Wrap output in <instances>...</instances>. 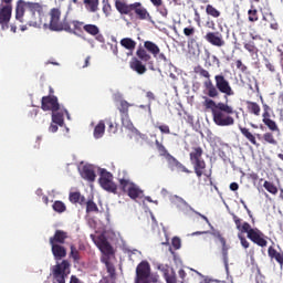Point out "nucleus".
<instances>
[{
  "label": "nucleus",
  "instance_id": "f257e3e1",
  "mask_svg": "<svg viewBox=\"0 0 283 283\" xmlns=\"http://www.w3.org/2000/svg\"><path fill=\"white\" fill-rule=\"evenodd\" d=\"M193 72L201 78H206V81H203V94L209 96V98H219L221 93L224 94V98L227 101L229 96H233L235 94L231 87V83H229V80H227L223 74L214 75L216 84H213V81L211 80V73H209L207 69L198 65L193 69Z\"/></svg>",
  "mask_w": 283,
  "mask_h": 283
},
{
  "label": "nucleus",
  "instance_id": "f03ea898",
  "mask_svg": "<svg viewBox=\"0 0 283 283\" xmlns=\"http://www.w3.org/2000/svg\"><path fill=\"white\" fill-rule=\"evenodd\" d=\"M43 4L19 0L15 7V19L30 28H39L43 23Z\"/></svg>",
  "mask_w": 283,
  "mask_h": 283
},
{
  "label": "nucleus",
  "instance_id": "7ed1b4c3",
  "mask_svg": "<svg viewBox=\"0 0 283 283\" xmlns=\"http://www.w3.org/2000/svg\"><path fill=\"white\" fill-rule=\"evenodd\" d=\"M115 8L122 17H129L130 21H147L150 17L147 8L140 2L129 4L125 0H115Z\"/></svg>",
  "mask_w": 283,
  "mask_h": 283
},
{
  "label": "nucleus",
  "instance_id": "20e7f679",
  "mask_svg": "<svg viewBox=\"0 0 283 283\" xmlns=\"http://www.w3.org/2000/svg\"><path fill=\"white\" fill-rule=\"evenodd\" d=\"M233 222L241 233H247L248 239L251 240L254 244H258V247H266L269 244V241L264 239V234L262 231L258 228H251V224L249 222H243L242 219H240L238 216L233 214Z\"/></svg>",
  "mask_w": 283,
  "mask_h": 283
},
{
  "label": "nucleus",
  "instance_id": "39448f33",
  "mask_svg": "<svg viewBox=\"0 0 283 283\" xmlns=\"http://www.w3.org/2000/svg\"><path fill=\"white\" fill-rule=\"evenodd\" d=\"M231 114H233V107L229 106V104L219 102V105L213 111L212 115L214 125H218V127H231V125H235V119Z\"/></svg>",
  "mask_w": 283,
  "mask_h": 283
},
{
  "label": "nucleus",
  "instance_id": "423d86ee",
  "mask_svg": "<svg viewBox=\"0 0 283 283\" xmlns=\"http://www.w3.org/2000/svg\"><path fill=\"white\" fill-rule=\"evenodd\" d=\"M136 57H134L129 62V67L133 70V72H136L140 75L145 74L147 72V66L144 63H148V65H154V61H151V55L143 48L139 46L136 51Z\"/></svg>",
  "mask_w": 283,
  "mask_h": 283
},
{
  "label": "nucleus",
  "instance_id": "0eeeda50",
  "mask_svg": "<svg viewBox=\"0 0 283 283\" xmlns=\"http://www.w3.org/2000/svg\"><path fill=\"white\" fill-rule=\"evenodd\" d=\"M61 8H52L49 11L50 22L49 30L52 32H74L72 27H70V22L66 20L61 21Z\"/></svg>",
  "mask_w": 283,
  "mask_h": 283
},
{
  "label": "nucleus",
  "instance_id": "6e6552de",
  "mask_svg": "<svg viewBox=\"0 0 283 283\" xmlns=\"http://www.w3.org/2000/svg\"><path fill=\"white\" fill-rule=\"evenodd\" d=\"M203 154L205 150L200 146L192 147V150L189 154L190 163L197 178H202L207 171V161L202 159Z\"/></svg>",
  "mask_w": 283,
  "mask_h": 283
},
{
  "label": "nucleus",
  "instance_id": "1a4fd4ad",
  "mask_svg": "<svg viewBox=\"0 0 283 283\" xmlns=\"http://www.w3.org/2000/svg\"><path fill=\"white\" fill-rule=\"evenodd\" d=\"M98 182L105 191L108 193H118V186L114 182V175L107 171V169H99V179Z\"/></svg>",
  "mask_w": 283,
  "mask_h": 283
},
{
  "label": "nucleus",
  "instance_id": "9d476101",
  "mask_svg": "<svg viewBox=\"0 0 283 283\" xmlns=\"http://www.w3.org/2000/svg\"><path fill=\"white\" fill-rule=\"evenodd\" d=\"M119 189L123 191V193H127L128 198L132 200H136L137 198H140L143 196V190L134 184V181L125 178L118 179Z\"/></svg>",
  "mask_w": 283,
  "mask_h": 283
},
{
  "label": "nucleus",
  "instance_id": "9b49d317",
  "mask_svg": "<svg viewBox=\"0 0 283 283\" xmlns=\"http://www.w3.org/2000/svg\"><path fill=\"white\" fill-rule=\"evenodd\" d=\"M70 273V261L67 260H63L61 263H57L52 268L53 279L57 283H65V280H67Z\"/></svg>",
  "mask_w": 283,
  "mask_h": 283
},
{
  "label": "nucleus",
  "instance_id": "f8f14e48",
  "mask_svg": "<svg viewBox=\"0 0 283 283\" xmlns=\"http://www.w3.org/2000/svg\"><path fill=\"white\" fill-rule=\"evenodd\" d=\"M91 238L94 244H96L97 249H99V251L104 255H106L107 258H109V255H114V248L112 247L109 241H107V237H105V234H99L97 237L94 234H91Z\"/></svg>",
  "mask_w": 283,
  "mask_h": 283
},
{
  "label": "nucleus",
  "instance_id": "ddd939ff",
  "mask_svg": "<svg viewBox=\"0 0 283 283\" xmlns=\"http://www.w3.org/2000/svg\"><path fill=\"white\" fill-rule=\"evenodd\" d=\"M151 275V268L149 262L142 261L136 268L135 283H151L149 276Z\"/></svg>",
  "mask_w": 283,
  "mask_h": 283
},
{
  "label": "nucleus",
  "instance_id": "4468645a",
  "mask_svg": "<svg viewBox=\"0 0 283 283\" xmlns=\"http://www.w3.org/2000/svg\"><path fill=\"white\" fill-rule=\"evenodd\" d=\"M41 109H43V112H59V109H61L59 97L54 95L43 96L41 101Z\"/></svg>",
  "mask_w": 283,
  "mask_h": 283
},
{
  "label": "nucleus",
  "instance_id": "2eb2a0df",
  "mask_svg": "<svg viewBox=\"0 0 283 283\" xmlns=\"http://www.w3.org/2000/svg\"><path fill=\"white\" fill-rule=\"evenodd\" d=\"M10 19H12V4H0V25L1 30H9Z\"/></svg>",
  "mask_w": 283,
  "mask_h": 283
},
{
  "label": "nucleus",
  "instance_id": "dca6fc26",
  "mask_svg": "<svg viewBox=\"0 0 283 283\" xmlns=\"http://www.w3.org/2000/svg\"><path fill=\"white\" fill-rule=\"evenodd\" d=\"M205 41L207 43H210V45H213L214 48H224L227 45V42L224 41V36L220 32H213L209 31L203 36Z\"/></svg>",
  "mask_w": 283,
  "mask_h": 283
},
{
  "label": "nucleus",
  "instance_id": "f3484780",
  "mask_svg": "<svg viewBox=\"0 0 283 283\" xmlns=\"http://www.w3.org/2000/svg\"><path fill=\"white\" fill-rule=\"evenodd\" d=\"M210 233L214 238H218L219 242H221V247H222L221 248V253H222L223 262H224V264H229V249H230V247L227 244V239H224V237H222V234L218 230H213Z\"/></svg>",
  "mask_w": 283,
  "mask_h": 283
},
{
  "label": "nucleus",
  "instance_id": "a211bd4d",
  "mask_svg": "<svg viewBox=\"0 0 283 283\" xmlns=\"http://www.w3.org/2000/svg\"><path fill=\"white\" fill-rule=\"evenodd\" d=\"M51 251L55 260H63V258H66L67 255V250L65 247L59 243L51 244Z\"/></svg>",
  "mask_w": 283,
  "mask_h": 283
},
{
  "label": "nucleus",
  "instance_id": "6ab92c4d",
  "mask_svg": "<svg viewBox=\"0 0 283 283\" xmlns=\"http://www.w3.org/2000/svg\"><path fill=\"white\" fill-rule=\"evenodd\" d=\"M268 255L271 260H275L281 269H283V251L277 252L273 245L269 247Z\"/></svg>",
  "mask_w": 283,
  "mask_h": 283
},
{
  "label": "nucleus",
  "instance_id": "aec40b11",
  "mask_svg": "<svg viewBox=\"0 0 283 283\" xmlns=\"http://www.w3.org/2000/svg\"><path fill=\"white\" fill-rule=\"evenodd\" d=\"M81 176L84 180H87V182H94V180H96V172L92 166H83Z\"/></svg>",
  "mask_w": 283,
  "mask_h": 283
},
{
  "label": "nucleus",
  "instance_id": "412c9836",
  "mask_svg": "<svg viewBox=\"0 0 283 283\" xmlns=\"http://www.w3.org/2000/svg\"><path fill=\"white\" fill-rule=\"evenodd\" d=\"M67 232L63 230H56L54 235L50 238V244H65Z\"/></svg>",
  "mask_w": 283,
  "mask_h": 283
},
{
  "label": "nucleus",
  "instance_id": "4be33fe9",
  "mask_svg": "<svg viewBox=\"0 0 283 283\" xmlns=\"http://www.w3.org/2000/svg\"><path fill=\"white\" fill-rule=\"evenodd\" d=\"M129 107H134V104L127 102V99H120L117 107L120 118H127L129 116Z\"/></svg>",
  "mask_w": 283,
  "mask_h": 283
},
{
  "label": "nucleus",
  "instance_id": "5701e85b",
  "mask_svg": "<svg viewBox=\"0 0 283 283\" xmlns=\"http://www.w3.org/2000/svg\"><path fill=\"white\" fill-rule=\"evenodd\" d=\"M239 129L242 136H244V138H247L251 145H254V147H260V143H258V139H255V135H253L249 128L240 126Z\"/></svg>",
  "mask_w": 283,
  "mask_h": 283
},
{
  "label": "nucleus",
  "instance_id": "b1692460",
  "mask_svg": "<svg viewBox=\"0 0 283 283\" xmlns=\"http://www.w3.org/2000/svg\"><path fill=\"white\" fill-rule=\"evenodd\" d=\"M144 48L146 52H149L150 54H153L154 59H156L158 54H160V48L157 46V44L151 41H145Z\"/></svg>",
  "mask_w": 283,
  "mask_h": 283
},
{
  "label": "nucleus",
  "instance_id": "393cba45",
  "mask_svg": "<svg viewBox=\"0 0 283 283\" xmlns=\"http://www.w3.org/2000/svg\"><path fill=\"white\" fill-rule=\"evenodd\" d=\"M172 205L174 207H176V209H179V211H187L189 209V203H187V201H185V199L178 197V196H175L172 198Z\"/></svg>",
  "mask_w": 283,
  "mask_h": 283
},
{
  "label": "nucleus",
  "instance_id": "a878e982",
  "mask_svg": "<svg viewBox=\"0 0 283 283\" xmlns=\"http://www.w3.org/2000/svg\"><path fill=\"white\" fill-rule=\"evenodd\" d=\"M245 105L249 114H253V116H260V113L262 112L260 104L256 102L247 101Z\"/></svg>",
  "mask_w": 283,
  "mask_h": 283
},
{
  "label": "nucleus",
  "instance_id": "bb28decb",
  "mask_svg": "<svg viewBox=\"0 0 283 283\" xmlns=\"http://www.w3.org/2000/svg\"><path fill=\"white\" fill-rule=\"evenodd\" d=\"M119 43L122 48H125V50H128L129 52H134V50H136V41L132 38H123Z\"/></svg>",
  "mask_w": 283,
  "mask_h": 283
},
{
  "label": "nucleus",
  "instance_id": "cd10ccee",
  "mask_svg": "<svg viewBox=\"0 0 283 283\" xmlns=\"http://www.w3.org/2000/svg\"><path fill=\"white\" fill-rule=\"evenodd\" d=\"M69 200L72 202V205H85V197H83L78 191L70 192Z\"/></svg>",
  "mask_w": 283,
  "mask_h": 283
},
{
  "label": "nucleus",
  "instance_id": "c85d7f7f",
  "mask_svg": "<svg viewBox=\"0 0 283 283\" xmlns=\"http://www.w3.org/2000/svg\"><path fill=\"white\" fill-rule=\"evenodd\" d=\"M120 122L125 129H128V132H132V134H138V129L136 128V126H134V123H132L129 116L120 117Z\"/></svg>",
  "mask_w": 283,
  "mask_h": 283
},
{
  "label": "nucleus",
  "instance_id": "c756f323",
  "mask_svg": "<svg viewBox=\"0 0 283 283\" xmlns=\"http://www.w3.org/2000/svg\"><path fill=\"white\" fill-rule=\"evenodd\" d=\"M83 3L88 12H98L99 0H83Z\"/></svg>",
  "mask_w": 283,
  "mask_h": 283
},
{
  "label": "nucleus",
  "instance_id": "7c9ffc66",
  "mask_svg": "<svg viewBox=\"0 0 283 283\" xmlns=\"http://www.w3.org/2000/svg\"><path fill=\"white\" fill-rule=\"evenodd\" d=\"M104 135H105V122L99 120L94 128L93 136L94 138H103Z\"/></svg>",
  "mask_w": 283,
  "mask_h": 283
},
{
  "label": "nucleus",
  "instance_id": "2f4dec72",
  "mask_svg": "<svg viewBox=\"0 0 283 283\" xmlns=\"http://www.w3.org/2000/svg\"><path fill=\"white\" fill-rule=\"evenodd\" d=\"M52 123H54L55 125H59L60 127H63V125L65 124V118L63 113L59 111L52 112Z\"/></svg>",
  "mask_w": 283,
  "mask_h": 283
},
{
  "label": "nucleus",
  "instance_id": "473e14b6",
  "mask_svg": "<svg viewBox=\"0 0 283 283\" xmlns=\"http://www.w3.org/2000/svg\"><path fill=\"white\" fill-rule=\"evenodd\" d=\"M243 48H244V50H247L250 53L251 56H258V52H260L258 46H255L254 41H249V42L244 43Z\"/></svg>",
  "mask_w": 283,
  "mask_h": 283
},
{
  "label": "nucleus",
  "instance_id": "72a5a7b5",
  "mask_svg": "<svg viewBox=\"0 0 283 283\" xmlns=\"http://www.w3.org/2000/svg\"><path fill=\"white\" fill-rule=\"evenodd\" d=\"M206 13L208 14V17H212V19H219V17H221V12L220 10L216 9V7H213V4H207L206 6Z\"/></svg>",
  "mask_w": 283,
  "mask_h": 283
},
{
  "label": "nucleus",
  "instance_id": "f704fd0d",
  "mask_svg": "<svg viewBox=\"0 0 283 283\" xmlns=\"http://www.w3.org/2000/svg\"><path fill=\"white\" fill-rule=\"evenodd\" d=\"M52 209L55 213H65V211H67V206H65L63 201L56 200L53 202Z\"/></svg>",
  "mask_w": 283,
  "mask_h": 283
},
{
  "label": "nucleus",
  "instance_id": "c9c22d12",
  "mask_svg": "<svg viewBox=\"0 0 283 283\" xmlns=\"http://www.w3.org/2000/svg\"><path fill=\"white\" fill-rule=\"evenodd\" d=\"M213 97H205V102H203V107H206V109H211L212 116H213V111L220 105V103H216V101L211 99Z\"/></svg>",
  "mask_w": 283,
  "mask_h": 283
},
{
  "label": "nucleus",
  "instance_id": "e433bc0d",
  "mask_svg": "<svg viewBox=\"0 0 283 283\" xmlns=\"http://www.w3.org/2000/svg\"><path fill=\"white\" fill-rule=\"evenodd\" d=\"M165 159L167 160L168 167H169V169H171V171H174L180 164V161L178 159H176V157H174V155H171V154H168L165 157Z\"/></svg>",
  "mask_w": 283,
  "mask_h": 283
},
{
  "label": "nucleus",
  "instance_id": "4c0bfd02",
  "mask_svg": "<svg viewBox=\"0 0 283 283\" xmlns=\"http://www.w3.org/2000/svg\"><path fill=\"white\" fill-rule=\"evenodd\" d=\"M102 262L105 264L107 273L111 275V277H114L116 275V268H114V263L109 262V259H102Z\"/></svg>",
  "mask_w": 283,
  "mask_h": 283
},
{
  "label": "nucleus",
  "instance_id": "58836bf2",
  "mask_svg": "<svg viewBox=\"0 0 283 283\" xmlns=\"http://www.w3.org/2000/svg\"><path fill=\"white\" fill-rule=\"evenodd\" d=\"M150 3H153L155 8H160L159 12L161 17H167L169 14L167 8L163 7V0H150Z\"/></svg>",
  "mask_w": 283,
  "mask_h": 283
},
{
  "label": "nucleus",
  "instance_id": "ea45409f",
  "mask_svg": "<svg viewBox=\"0 0 283 283\" xmlns=\"http://www.w3.org/2000/svg\"><path fill=\"white\" fill-rule=\"evenodd\" d=\"M83 30L87 32V34H91L92 36H96L101 30L96 27V24H85L83 27Z\"/></svg>",
  "mask_w": 283,
  "mask_h": 283
},
{
  "label": "nucleus",
  "instance_id": "a19ab883",
  "mask_svg": "<svg viewBox=\"0 0 283 283\" xmlns=\"http://www.w3.org/2000/svg\"><path fill=\"white\" fill-rule=\"evenodd\" d=\"M263 140L264 143H268V145H277V139H275L273 133L270 132L263 134Z\"/></svg>",
  "mask_w": 283,
  "mask_h": 283
},
{
  "label": "nucleus",
  "instance_id": "79ce46f5",
  "mask_svg": "<svg viewBox=\"0 0 283 283\" xmlns=\"http://www.w3.org/2000/svg\"><path fill=\"white\" fill-rule=\"evenodd\" d=\"M264 126L268 127L270 129V132H280V127H277V123H275V120L273 119H265V122H263Z\"/></svg>",
  "mask_w": 283,
  "mask_h": 283
},
{
  "label": "nucleus",
  "instance_id": "37998d69",
  "mask_svg": "<svg viewBox=\"0 0 283 283\" xmlns=\"http://www.w3.org/2000/svg\"><path fill=\"white\" fill-rule=\"evenodd\" d=\"M86 213H98V206L93 200L86 201Z\"/></svg>",
  "mask_w": 283,
  "mask_h": 283
},
{
  "label": "nucleus",
  "instance_id": "c03bdc74",
  "mask_svg": "<svg viewBox=\"0 0 283 283\" xmlns=\"http://www.w3.org/2000/svg\"><path fill=\"white\" fill-rule=\"evenodd\" d=\"M248 19L251 23H255V21H259V15H258V9L255 8H251L249 11H248Z\"/></svg>",
  "mask_w": 283,
  "mask_h": 283
},
{
  "label": "nucleus",
  "instance_id": "a18cd8bd",
  "mask_svg": "<svg viewBox=\"0 0 283 283\" xmlns=\"http://www.w3.org/2000/svg\"><path fill=\"white\" fill-rule=\"evenodd\" d=\"M156 148L159 151L160 156H164V158H166L167 156H169V151L167 150V148L165 147V145H163L161 143H159L158 139H156L155 142Z\"/></svg>",
  "mask_w": 283,
  "mask_h": 283
},
{
  "label": "nucleus",
  "instance_id": "49530a36",
  "mask_svg": "<svg viewBox=\"0 0 283 283\" xmlns=\"http://www.w3.org/2000/svg\"><path fill=\"white\" fill-rule=\"evenodd\" d=\"M71 24L73 25V32H69L70 34H76V32H81V30H83L84 23L78 20H73Z\"/></svg>",
  "mask_w": 283,
  "mask_h": 283
},
{
  "label": "nucleus",
  "instance_id": "de8ad7c7",
  "mask_svg": "<svg viewBox=\"0 0 283 283\" xmlns=\"http://www.w3.org/2000/svg\"><path fill=\"white\" fill-rule=\"evenodd\" d=\"M263 187L266 189V191H269V193H272L273 196L277 193V187H275V185H273L271 181H264Z\"/></svg>",
  "mask_w": 283,
  "mask_h": 283
},
{
  "label": "nucleus",
  "instance_id": "09e8293b",
  "mask_svg": "<svg viewBox=\"0 0 283 283\" xmlns=\"http://www.w3.org/2000/svg\"><path fill=\"white\" fill-rule=\"evenodd\" d=\"M106 125L108 126V134H116L118 132V124H114L112 118L106 119Z\"/></svg>",
  "mask_w": 283,
  "mask_h": 283
},
{
  "label": "nucleus",
  "instance_id": "8fccbe9b",
  "mask_svg": "<svg viewBox=\"0 0 283 283\" xmlns=\"http://www.w3.org/2000/svg\"><path fill=\"white\" fill-rule=\"evenodd\" d=\"M184 34L188 39H191L196 34V27L189 25L184 29Z\"/></svg>",
  "mask_w": 283,
  "mask_h": 283
},
{
  "label": "nucleus",
  "instance_id": "3c124183",
  "mask_svg": "<svg viewBox=\"0 0 283 283\" xmlns=\"http://www.w3.org/2000/svg\"><path fill=\"white\" fill-rule=\"evenodd\" d=\"M70 256L74 260V262H78V260H81V254L78 253L76 247L71 245Z\"/></svg>",
  "mask_w": 283,
  "mask_h": 283
},
{
  "label": "nucleus",
  "instance_id": "603ef678",
  "mask_svg": "<svg viewBox=\"0 0 283 283\" xmlns=\"http://www.w3.org/2000/svg\"><path fill=\"white\" fill-rule=\"evenodd\" d=\"M103 12L106 17H109L112 14V4L107 0H103Z\"/></svg>",
  "mask_w": 283,
  "mask_h": 283
},
{
  "label": "nucleus",
  "instance_id": "864d4df0",
  "mask_svg": "<svg viewBox=\"0 0 283 283\" xmlns=\"http://www.w3.org/2000/svg\"><path fill=\"white\" fill-rule=\"evenodd\" d=\"M90 61H92V56H86L84 60H80L77 65L82 69L90 67Z\"/></svg>",
  "mask_w": 283,
  "mask_h": 283
},
{
  "label": "nucleus",
  "instance_id": "5fc2aeb1",
  "mask_svg": "<svg viewBox=\"0 0 283 283\" xmlns=\"http://www.w3.org/2000/svg\"><path fill=\"white\" fill-rule=\"evenodd\" d=\"M235 65H237V70H240V72H242V74H247V70H249V67H247V65H244V63H242V60H237Z\"/></svg>",
  "mask_w": 283,
  "mask_h": 283
},
{
  "label": "nucleus",
  "instance_id": "6e6d98bb",
  "mask_svg": "<svg viewBox=\"0 0 283 283\" xmlns=\"http://www.w3.org/2000/svg\"><path fill=\"white\" fill-rule=\"evenodd\" d=\"M171 245L174 247V249L176 251H178V249H180V247H181L180 238L174 237L172 240H171Z\"/></svg>",
  "mask_w": 283,
  "mask_h": 283
},
{
  "label": "nucleus",
  "instance_id": "4d7b16f0",
  "mask_svg": "<svg viewBox=\"0 0 283 283\" xmlns=\"http://www.w3.org/2000/svg\"><path fill=\"white\" fill-rule=\"evenodd\" d=\"M177 169L178 171H181L182 174H191V170H189L187 167H185V165H182V163L179 161V165H177Z\"/></svg>",
  "mask_w": 283,
  "mask_h": 283
},
{
  "label": "nucleus",
  "instance_id": "13d9d810",
  "mask_svg": "<svg viewBox=\"0 0 283 283\" xmlns=\"http://www.w3.org/2000/svg\"><path fill=\"white\" fill-rule=\"evenodd\" d=\"M157 128L159 129V132H161V134H171V129L168 125H159L157 126Z\"/></svg>",
  "mask_w": 283,
  "mask_h": 283
},
{
  "label": "nucleus",
  "instance_id": "bf43d9fd",
  "mask_svg": "<svg viewBox=\"0 0 283 283\" xmlns=\"http://www.w3.org/2000/svg\"><path fill=\"white\" fill-rule=\"evenodd\" d=\"M239 240L241 242V247H243V249H249L250 247V243L249 241L247 240V238L242 237L239 234Z\"/></svg>",
  "mask_w": 283,
  "mask_h": 283
},
{
  "label": "nucleus",
  "instance_id": "052dcab7",
  "mask_svg": "<svg viewBox=\"0 0 283 283\" xmlns=\"http://www.w3.org/2000/svg\"><path fill=\"white\" fill-rule=\"evenodd\" d=\"M195 213L197 216H199V218H202V220H205V222H207V224H209V227H211V229L213 230V227L211 226V222L209 221V218H207V216H205V214H202V213H200L198 211H195Z\"/></svg>",
  "mask_w": 283,
  "mask_h": 283
},
{
  "label": "nucleus",
  "instance_id": "680f3d73",
  "mask_svg": "<svg viewBox=\"0 0 283 283\" xmlns=\"http://www.w3.org/2000/svg\"><path fill=\"white\" fill-rule=\"evenodd\" d=\"M165 279L167 283H178V281L176 280V275L166 274Z\"/></svg>",
  "mask_w": 283,
  "mask_h": 283
},
{
  "label": "nucleus",
  "instance_id": "e2e57ef3",
  "mask_svg": "<svg viewBox=\"0 0 283 283\" xmlns=\"http://www.w3.org/2000/svg\"><path fill=\"white\" fill-rule=\"evenodd\" d=\"M49 132H51L52 134H56V132H59V124H54L52 122L50 127H49Z\"/></svg>",
  "mask_w": 283,
  "mask_h": 283
},
{
  "label": "nucleus",
  "instance_id": "0e129e2a",
  "mask_svg": "<svg viewBox=\"0 0 283 283\" xmlns=\"http://www.w3.org/2000/svg\"><path fill=\"white\" fill-rule=\"evenodd\" d=\"M238 189H240V185H238V182L230 184L231 191H238Z\"/></svg>",
  "mask_w": 283,
  "mask_h": 283
},
{
  "label": "nucleus",
  "instance_id": "69168bd1",
  "mask_svg": "<svg viewBox=\"0 0 283 283\" xmlns=\"http://www.w3.org/2000/svg\"><path fill=\"white\" fill-rule=\"evenodd\" d=\"M262 118H263V119H262L263 123H264L265 120H269V119L271 118V113L264 111L263 114H262Z\"/></svg>",
  "mask_w": 283,
  "mask_h": 283
},
{
  "label": "nucleus",
  "instance_id": "338daca9",
  "mask_svg": "<svg viewBox=\"0 0 283 283\" xmlns=\"http://www.w3.org/2000/svg\"><path fill=\"white\" fill-rule=\"evenodd\" d=\"M146 96H147V98H148L149 101H156V95H154V92H151V91H148V92L146 93Z\"/></svg>",
  "mask_w": 283,
  "mask_h": 283
},
{
  "label": "nucleus",
  "instance_id": "774afa93",
  "mask_svg": "<svg viewBox=\"0 0 283 283\" xmlns=\"http://www.w3.org/2000/svg\"><path fill=\"white\" fill-rule=\"evenodd\" d=\"M70 283H81V281L75 275H72Z\"/></svg>",
  "mask_w": 283,
  "mask_h": 283
}]
</instances>
